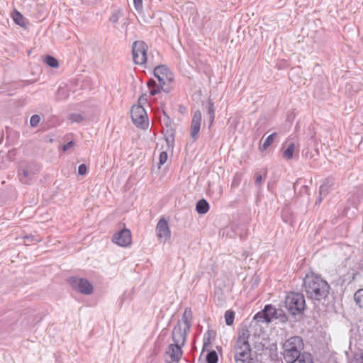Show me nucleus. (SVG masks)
I'll return each instance as SVG.
<instances>
[{
	"label": "nucleus",
	"instance_id": "obj_17",
	"mask_svg": "<svg viewBox=\"0 0 363 363\" xmlns=\"http://www.w3.org/2000/svg\"><path fill=\"white\" fill-rule=\"evenodd\" d=\"M205 108L206 109V116L209 123L208 128H211L215 119L216 108L213 102L209 99L206 103Z\"/></svg>",
	"mask_w": 363,
	"mask_h": 363
},
{
	"label": "nucleus",
	"instance_id": "obj_11",
	"mask_svg": "<svg viewBox=\"0 0 363 363\" xmlns=\"http://www.w3.org/2000/svg\"><path fill=\"white\" fill-rule=\"evenodd\" d=\"M131 233L130 230L124 228L116 233L113 238L112 241L121 247H127L131 243Z\"/></svg>",
	"mask_w": 363,
	"mask_h": 363
},
{
	"label": "nucleus",
	"instance_id": "obj_7",
	"mask_svg": "<svg viewBox=\"0 0 363 363\" xmlns=\"http://www.w3.org/2000/svg\"><path fill=\"white\" fill-rule=\"evenodd\" d=\"M148 46L143 40H136L132 45L133 62L136 65H143L147 61Z\"/></svg>",
	"mask_w": 363,
	"mask_h": 363
},
{
	"label": "nucleus",
	"instance_id": "obj_10",
	"mask_svg": "<svg viewBox=\"0 0 363 363\" xmlns=\"http://www.w3.org/2000/svg\"><path fill=\"white\" fill-rule=\"evenodd\" d=\"M189 331L186 328H182L181 320H178L172 333V338L174 343L184 346Z\"/></svg>",
	"mask_w": 363,
	"mask_h": 363
},
{
	"label": "nucleus",
	"instance_id": "obj_3",
	"mask_svg": "<svg viewBox=\"0 0 363 363\" xmlns=\"http://www.w3.org/2000/svg\"><path fill=\"white\" fill-rule=\"evenodd\" d=\"M304 342L301 337L298 335L291 336L282 345V355L286 363L294 362L300 353L304 350Z\"/></svg>",
	"mask_w": 363,
	"mask_h": 363
},
{
	"label": "nucleus",
	"instance_id": "obj_50",
	"mask_svg": "<svg viewBox=\"0 0 363 363\" xmlns=\"http://www.w3.org/2000/svg\"><path fill=\"white\" fill-rule=\"evenodd\" d=\"M185 109H186V108H185V107H184V106H179V111H180V112H183V111H184Z\"/></svg>",
	"mask_w": 363,
	"mask_h": 363
},
{
	"label": "nucleus",
	"instance_id": "obj_40",
	"mask_svg": "<svg viewBox=\"0 0 363 363\" xmlns=\"http://www.w3.org/2000/svg\"><path fill=\"white\" fill-rule=\"evenodd\" d=\"M164 118L163 119V125L164 128H172V121L171 118L164 112Z\"/></svg>",
	"mask_w": 363,
	"mask_h": 363
},
{
	"label": "nucleus",
	"instance_id": "obj_5",
	"mask_svg": "<svg viewBox=\"0 0 363 363\" xmlns=\"http://www.w3.org/2000/svg\"><path fill=\"white\" fill-rule=\"evenodd\" d=\"M40 170V166L36 163H22L18 169V177L20 182L24 184H29L35 174Z\"/></svg>",
	"mask_w": 363,
	"mask_h": 363
},
{
	"label": "nucleus",
	"instance_id": "obj_34",
	"mask_svg": "<svg viewBox=\"0 0 363 363\" xmlns=\"http://www.w3.org/2000/svg\"><path fill=\"white\" fill-rule=\"evenodd\" d=\"M57 100L66 99L69 96V93L67 89L60 87L56 93Z\"/></svg>",
	"mask_w": 363,
	"mask_h": 363
},
{
	"label": "nucleus",
	"instance_id": "obj_24",
	"mask_svg": "<svg viewBox=\"0 0 363 363\" xmlns=\"http://www.w3.org/2000/svg\"><path fill=\"white\" fill-rule=\"evenodd\" d=\"M295 150V144L294 143H289L287 144V147L286 150L284 151L282 157L284 159L286 160H290L294 157V152Z\"/></svg>",
	"mask_w": 363,
	"mask_h": 363
},
{
	"label": "nucleus",
	"instance_id": "obj_13",
	"mask_svg": "<svg viewBox=\"0 0 363 363\" xmlns=\"http://www.w3.org/2000/svg\"><path fill=\"white\" fill-rule=\"evenodd\" d=\"M156 233L158 238L164 242L170 238L171 231L167 221L164 218L159 220L156 226Z\"/></svg>",
	"mask_w": 363,
	"mask_h": 363
},
{
	"label": "nucleus",
	"instance_id": "obj_44",
	"mask_svg": "<svg viewBox=\"0 0 363 363\" xmlns=\"http://www.w3.org/2000/svg\"><path fill=\"white\" fill-rule=\"evenodd\" d=\"M240 184V178L238 177H234L233 180L231 183V188H236Z\"/></svg>",
	"mask_w": 363,
	"mask_h": 363
},
{
	"label": "nucleus",
	"instance_id": "obj_29",
	"mask_svg": "<svg viewBox=\"0 0 363 363\" xmlns=\"http://www.w3.org/2000/svg\"><path fill=\"white\" fill-rule=\"evenodd\" d=\"M267 309H262L261 311L257 313L254 316V320L257 321V323H269L267 322V318L268 316L265 314Z\"/></svg>",
	"mask_w": 363,
	"mask_h": 363
},
{
	"label": "nucleus",
	"instance_id": "obj_48",
	"mask_svg": "<svg viewBox=\"0 0 363 363\" xmlns=\"http://www.w3.org/2000/svg\"><path fill=\"white\" fill-rule=\"evenodd\" d=\"M247 363H260V362H258L257 360L254 359L253 358H252L251 357H249V359H247Z\"/></svg>",
	"mask_w": 363,
	"mask_h": 363
},
{
	"label": "nucleus",
	"instance_id": "obj_26",
	"mask_svg": "<svg viewBox=\"0 0 363 363\" xmlns=\"http://www.w3.org/2000/svg\"><path fill=\"white\" fill-rule=\"evenodd\" d=\"M266 308L267 311H266L265 314L268 316L267 320L268 323H270L273 319H274V315L277 314V308L272 304L266 305L263 309Z\"/></svg>",
	"mask_w": 363,
	"mask_h": 363
},
{
	"label": "nucleus",
	"instance_id": "obj_12",
	"mask_svg": "<svg viewBox=\"0 0 363 363\" xmlns=\"http://www.w3.org/2000/svg\"><path fill=\"white\" fill-rule=\"evenodd\" d=\"M201 123V112L197 110L194 113L190 126V135L193 141H196L199 137Z\"/></svg>",
	"mask_w": 363,
	"mask_h": 363
},
{
	"label": "nucleus",
	"instance_id": "obj_4",
	"mask_svg": "<svg viewBox=\"0 0 363 363\" xmlns=\"http://www.w3.org/2000/svg\"><path fill=\"white\" fill-rule=\"evenodd\" d=\"M285 307L294 317L303 315L306 308L305 297L299 292H290L285 298Z\"/></svg>",
	"mask_w": 363,
	"mask_h": 363
},
{
	"label": "nucleus",
	"instance_id": "obj_45",
	"mask_svg": "<svg viewBox=\"0 0 363 363\" xmlns=\"http://www.w3.org/2000/svg\"><path fill=\"white\" fill-rule=\"evenodd\" d=\"M147 101V94H142L140 96L139 100H138V102L140 104V105H141L142 104H145Z\"/></svg>",
	"mask_w": 363,
	"mask_h": 363
},
{
	"label": "nucleus",
	"instance_id": "obj_35",
	"mask_svg": "<svg viewBox=\"0 0 363 363\" xmlns=\"http://www.w3.org/2000/svg\"><path fill=\"white\" fill-rule=\"evenodd\" d=\"M235 312L233 311H227L225 313V320L227 325H232L234 322Z\"/></svg>",
	"mask_w": 363,
	"mask_h": 363
},
{
	"label": "nucleus",
	"instance_id": "obj_47",
	"mask_svg": "<svg viewBox=\"0 0 363 363\" xmlns=\"http://www.w3.org/2000/svg\"><path fill=\"white\" fill-rule=\"evenodd\" d=\"M262 182V177L261 174H256L255 185L260 186Z\"/></svg>",
	"mask_w": 363,
	"mask_h": 363
},
{
	"label": "nucleus",
	"instance_id": "obj_9",
	"mask_svg": "<svg viewBox=\"0 0 363 363\" xmlns=\"http://www.w3.org/2000/svg\"><path fill=\"white\" fill-rule=\"evenodd\" d=\"M153 73L162 85H165L167 82L173 81V74L166 65H161L157 66L154 69Z\"/></svg>",
	"mask_w": 363,
	"mask_h": 363
},
{
	"label": "nucleus",
	"instance_id": "obj_38",
	"mask_svg": "<svg viewBox=\"0 0 363 363\" xmlns=\"http://www.w3.org/2000/svg\"><path fill=\"white\" fill-rule=\"evenodd\" d=\"M69 119L72 122L79 123L84 120V117L81 114H79V113H72L69 116Z\"/></svg>",
	"mask_w": 363,
	"mask_h": 363
},
{
	"label": "nucleus",
	"instance_id": "obj_30",
	"mask_svg": "<svg viewBox=\"0 0 363 363\" xmlns=\"http://www.w3.org/2000/svg\"><path fill=\"white\" fill-rule=\"evenodd\" d=\"M123 16V12L122 9H115L112 13L111 16L109 17V21L112 23H116L118 22L119 18Z\"/></svg>",
	"mask_w": 363,
	"mask_h": 363
},
{
	"label": "nucleus",
	"instance_id": "obj_23",
	"mask_svg": "<svg viewBox=\"0 0 363 363\" xmlns=\"http://www.w3.org/2000/svg\"><path fill=\"white\" fill-rule=\"evenodd\" d=\"M11 17L17 25L21 26V27H26V18L17 10H14L12 13Z\"/></svg>",
	"mask_w": 363,
	"mask_h": 363
},
{
	"label": "nucleus",
	"instance_id": "obj_31",
	"mask_svg": "<svg viewBox=\"0 0 363 363\" xmlns=\"http://www.w3.org/2000/svg\"><path fill=\"white\" fill-rule=\"evenodd\" d=\"M354 299L357 305L359 308H363V289H359L355 292Z\"/></svg>",
	"mask_w": 363,
	"mask_h": 363
},
{
	"label": "nucleus",
	"instance_id": "obj_1",
	"mask_svg": "<svg viewBox=\"0 0 363 363\" xmlns=\"http://www.w3.org/2000/svg\"><path fill=\"white\" fill-rule=\"evenodd\" d=\"M303 289L307 298L315 303L328 298L330 286L320 275L311 272L306 274L303 280Z\"/></svg>",
	"mask_w": 363,
	"mask_h": 363
},
{
	"label": "nucleus",
	"instance_id": "obj_41",
	"mask_svg": "<svg viewBox=\"0 0 363 363\" xmlns=\"http://www.w3.org/2000/svg\"><path fill=\"white\" fill-rule=\"evenodd\" d=\"M133 4L135 10L138 12L143 9V0H133Z\"/></svg>",
	"mask_w": 363,
	"mask_h": 363
},
{
	"label": "nucleus",
	"instance_id": "obj_6",
	"mask_svg": "<svg viewBox=\"0 0 363 363\" xmlns=\"http://www.w3.org/2000/svg\"><path fill=\"white\" fill-rule=\"evenodd\" d=\"M130 114L133 124L138 128L145 129L148 126L147 115L142 105H134L131 108Z\"/></svg>",
	"mask_w": 363,
	"mask_h": 363
},
{
	"label": "nucleus",
	"instance_id": "obj_8",
	"mask_svg": "<svg viewBox=\"0 0 363 363\" xmlns=\"http://www.w3.org/2000/svg\"><path fill=\"white\" fill-rule=\"evenodd\" d=\"M67 282L74 290L82 294L89 295L93 292V286L86 279L72 277L67 279Z\"/></svg>",
	"mask_w": 363,
	"mask_h": 363
},
{
	"label": "nucleus",
	"instance_id": "obj_43",
	"mask_svg": "<svg viewBox=\"0 0 363 363\" xmlns=\"http://www.w3.org/2000/svg\"><path fill=\"white\" fill-rule=\"evenodd\" d=\"M74 142L71 140L62 146V150H63V151H67L69 149L72 148L74 147Z\"/></svg>",
	"mask_w": 363,
	"mask_h": 363
},
{
	"label": "nucleus",
	"instance_id": "obj_37",
	"mask_svg": "<svg viewBox=\"0 0 363 363\" xmlns=\"http://www.w3.org/2000/svg\"><path fill=\"white\" fill-rule=\"evenodd\" d=\"M40 118L38 115H33L30 119V124L32 127H35L40 123Z\"/></svg>",
	"mask_w": 363,
	"mask_h": 363
},
{
	"label": "nucleus",
	"instance_id": "obj_33",
	"mask_svg": "<svg viewBox=\"0 0 363 363\" xmlns=\"http://www.w3.org/2000/svg\"><path fill=\"white\" fill-rule=\"evenodd\" d=\"M207 363H218V357L215 350L209 351L206 355Z\"/></svg>",
	"mask_w": 363,
	"mask_h": 363
},
{
	"label": "nucleus",
	"instance_id": "obj_28",
	"mask_svg": "<svg viewBox=\"0 0 363 363\" xmlns=\"http://www.w3.org/2000/svg\"><path fill=\"white\" fill-rule=\"evenodd\" d=\"M43 62L49 67L52 68H57L59 67V62L58 60L51 56V55H46L43 60Z\"/></svg>",
	"mask_w": 363,
	"mask_h": 363
},
{
	"label": "nucleus",
	"instance_id": "obj_46",
	"mask_svg": "<svg viewBox=\"0 0 363 363\" xmlns=\"http://www.w3.org/2000/svg\"><path fill=\"white\" fill-rule=\"evenodd\" d=\"M352 363H363V353L359 357H355Z\"/></svg>",
	"mask_w": 363,
	"mask_h": 363
},
{
	"label": "nucleus",
	"instance_id": "obj_32",
	"mask_svg": "<svg viewBox=\"0 0 363 363\" xmlns=\"http://www.w3.org/2000/svg\"><path fill=\"white\" fill-rule=\"evenodd\" d=\"M254 347L255 349V352L257 354H263L268 349L267 346L266 345V343L262 342H255Z\"/></svg>",
	"mask_w": 363,
	"mask_h": 363
},
{
	"label": "nucleus",
	"instance_id": "obj_36",
	"mask_svg": "<svg viewBox=\"0 0 363 363\" xmlns=\"http://www.w3.org/2000/svg\"><path fill=\"white\" fill-rule=\"evenodd\" d=\"M23 239L26 245H30L31 243L38 242L40 240L37 236L31 234L25 235Z\"/></svg>",
	"mask_w": 363,
	"mask_h": 363
},
{
	"label": "nucleus",
	"instance_id": "obj_51",
	"mask_svg": "<svg viewBox=\"0 0 363 363\" xmlns=\"http://www.w3.org/2000/svg\"><path fill=\"white\" fill-rule=\"evenodd\" d=\"M16 152V149H13V150L9 151V154L15 155Z\"/></svg>",
	"mask_w": 363,
	"mask_h": 363
},
{
	"label": "nucleus",
	"instance_id": "obj_14",
	"mask_svg": "<svg viewBox=\"0 0 363 363\" xmlns=\"http://www.w3.org/2000/svg\"><path fill=\"white\" fill-rule=\"evenodd\" d=\"M182 345L177 344H170L168 347L167 354H169L172 361L178 362L182 356Z\"/></svg>",
	"mask_w": 363,
	"mask_h": 363
},
{
	"label": "nucleus",
	"instance_id": "obj_15",
	"mask_svg": "<svg viewBox=\"0 0 363 363\" xmlns=\"http://www.w3.org/2000/svg\"><path fill=\"white\" fill-rule=\"evenodd\" d=\"M146 84L150 89V94L151 96L157 94L160 92L161 89L164 90L166 93L169 92V90L163 89L164 85H162L160 83L157 84L153 79H148Z\"/></svg>",
	"mask_w": 363,
	"mask_h": 363
},
{
	"label": "nucleus",
	"instance_id": "obj_25",
	"mask_svg": "<svg viewBox=\"0 0 363 363\" xmlns=\"http://www.w3.org/2000/svg\"><path fill=\"white\" fill-rule=\"evenodd\" d=\"M277 136V133L276 132L269 135L266 138V140H264L263 144L259 147V150L261 152H264V150H266L273 143V142Z\"/></svg>",
	"mask_w": 363,
	"mask_h": 363
},
{
	"label": "nucleus",
	"instance_id": "obj_39",
	"mask_svg": "<svg viewBox=\"0 0 363 363\" xmlns=\"http://www.w3.org/2000/svg\"><path fill=\"white\" fill-rule=\"evenodd\" d=\"M167 153L164 151H162L160 152V157H159V167L164 164L166 162H167Z\"/></svg>",
	"mask_w": 363,
	"mask_h": 363
},
{
	"label": "nucleus",
	"instance_id": "obj_18",
	"mask_svg": "<svg viewBox=\"0 0 363 363\" xmlns=\"http://www.w3.org/2000/svg\"><path fill=\"white\" fill-rule=\"evenodd\" d=\"M334 183V179L331 177L325 179L319 189L320 196H326Z\"/></svg>",
	"mask_w": 363,
	"mask_h": 363
},
{
	"label": "nucleus",
	"instance_id": "obj_2",
	"mask_svg": "<svg viewBox=\"0 0 363 363\" xmlns=\"http://www.w3.org/2000/svg\"><path fill=\"white\" fill-rule=\"evenodd\" d=\"M250 335V331L247 325L238 331V338L234 345V359L236 363H245L251 356V347L249 343Z\"/></svg>",
	"mask_w": 363,
	"mask_h": 363
},
{
	"label": "nucleus",
	"instance_id": "obj_27",
	"mask_svg": "<svg viewBox=\"0 0 363 363\" xmlns=\"http://www.w3.org/2000/svg\"><path fill=\"white\" fill-rule=\"evenodd\" d=\"M277 314L274 315V320H278L280 323H286L288 321V316L286 313L281 308H277Z\"/></svg>",
	"mask_w": 363,
	"mask_h": 363
},
{
	"label": "nucleus",
	"instance_id": "obj_22",
	"mask_svg": "<svg viewBox=\"0 0 363 363\" xmlns=\"http://www.w3.org/2000/svg\"><path fill=\"white\" fill-rule=\"evenodd\" d=\"M216 337L215 331L212 330H208L203 336V351L208 350V347L211 345L212 340Z\"/></svg>",
	"mask_w": 363,
	"mask_h": 363
},
{
	"label": "nucleus",
	"instance_id": "obj_20",
	"mask_svg": "<svg viewBox=\"0 0 363 363\" xmlns=\"http://www.w3.org/2000/svg\"><path fill=\"white\" fill-rule=\"evenodd\" d=\"M193 319V314L191 309L190 308H186L184 309V313L182 316V320L185 325V328L187 330H190L191 327V320Z\"/></svg>",
	"mask_w": 363,
	"mask_h": 363
},
{
	"label": "nucleus",
	"instance_id": "obj_19",
	"mask_svg": "<svg viewBox=\"0 0 363 363\" xmlns=\"http://www.w3.org/2000/svg\"><path fill=\"white\" fill-rule=\"evenodd\" d=\"M289 363H313V356L310 352L303 350L294 362Z\"/></svg>",
	"mask_w": 363,
	"mask_h": 363
},
{
	"label": "nucleus",
	"instance_id": "obj_16",
	"mask_svg": "<svg viewBox=\"0 0 363 363\" xmlns=\"http://www.w3.org/2000/svg\"><path fill=\"white\" fill-rule=\"evenodd\" d=\"M163 135L168 147L173 148L174 143L175 130L172 128H163Z\"/></svg>",
	"mask_w": 363,
	"mask_h": 363
},
{
	"label": "nucleus",
	"instance_id": "obj_49",
	"mask_svg": "<svg viewBox=\"0 0 363 363\" xmlns=\"http://www.w3.org/2000/svg\"><path fill=\"white\" fill-rule=\"evenodd\" d=\"M323 197L324 196H320V195L319 194V197L318 199V201H316V203H320Z\"/></svg>",
	"mask_w": 363,
	"mask_h": 363
},
{
	"label": "nucleus",
	"instance_id": "obj_21",
	"mask_svg": "<svg viewBox=\"0 0 363 363\" xmlns=\"http://www.w3.org/2000/svg\"><path fill=\"white\" fill-rule=\"evenodd\" d=\"M209 203L204 199H200L196 204V211L199 214H205L209 210Z\"/></svg>",
	"mask_w": 363,
	"mask_h": 363
},
{
	"label": "nucleus",
	"instance_id": "obj_42",
	"mask_svg": "<svg viewBox=\"0 0 363 363\" xmlns=\"http://www.w3.org/2000/svg\"><path fill=\"white\" fill-rule=\"evenodd\" d=\"M87 172V167L85 164H81L78 167V174L79 175H85Z\"/></svg>",
	"mask_w": 363,
	"mask_h": 363
}]
</instances>
